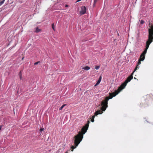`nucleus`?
<instances>
[{
  "label": "nucleus",
  "mask_w": 153,
  "mask_h": 153,
  "mask_svg": "<svg viewBox=\"0 0 153 153\" xmlns=\"http://www.w3.org/2000/svg\"><path fill=\"white\" fill-rule=\"evenodd\" d=\"M52 27L53 28V30L55 31V26L54 25V24L53 23L52 24Z\"/></svg>",
  "instance_id": "ddd939ff"
},
{
  "label": "nucleus",
  "mask_w": 153,
  "mask_h": 153,
  "mask_svg": "<svg viewBox=\"0 0 153 153\" xmlns=\"http://www.w3.org/2000/svg\"><path fill=\"white\" fill-rule=\"evenodd\" d=\"M82 0H78L77 1H76V2H79V1H81Z\"/></svg>",
  "instance_id": "5701e85b"
},
{
  "label": "nucleus",
  "mask_w": 153,
  "mask_h": 153,
  "mask_svg": "<svg viewBox=\"0 0 153 153\" xmlns=\"http://www.w3.org/2000/svg\"><path fill=\"white\" fill-rule=\"evenodd\" d=\"M36 31H35V32L36 33H38L39 32H40L41 30L39 29V28L38 27H37L36 28Z\"/></svg>",
  "instance_id": "9b49d317"
},
{
  "label": "nucleus",
  "mask_w": 153,
  "mask_h": 153,
  "mask_svg": "<svg viewBox=\"0 0 153 153\" xmlns=\"http://www.w3.org/2000/svg\"><path fill=\"white\" fill-rule=\"evenodd\" d=\"M141 61H142V60H140L139 59L138 61V63H137V64H138V65H139L140 64H141Z\"/></svg>",
  "instance_id": "dca6fc26"
},
{
  "label": "nucleus",
  "mask_w": 153,
  "mask_h": 153,
  "mask_svg": "<svg viewBox=\"0 0 153 153\" xmlns=\"http://www.w3.org/2000/svg\"><path fill=\"white\" fill-rule=\"evenodd\" d=\"M40 61H38L37 62H35L34 63V65H37L39 63H40Z\"/></svg>",
  "instance_id": "6ab92c4d"
},
{
  "label": "nucleus",
  "mask_w": 153,
  "mask_h": 153,
  "mask_svg": "<svg viewBox=\"0 0 153 153\" xmlns=\"http://www.w3.org/2000/svg\"><path fill=\"white\" fill-rule=\"evenodd\" d=\"M3 126V125H1L0 126V130H1Z\"/></svg>",
  "instance_id": "412c9836"
},
{
  "label": "nucleus",
  "mask_w": 153,
  "mask_h": 153,
  "mask_svg": "<svg viewBox=\"0 0 153 153\" xmlns=\"http://www.w3.org/2000/svg\"><path fill=\"white\" fill-rule=\"evenodd\" d=\"M147 49L145 48V50L143 52L140 56L139 59L142 61H143L145 59V55L146 54Z\"/></svg>",
  "instance_id": "20e7f679"
},
{
  "label": "nucleus",
  "mask_w": 153,
  "mask_h": 153,
  "mask_svg": "<svg viewBox=\"0 0 153 153\" xmlns=\"http://www.w3.org/2000/svg\"><path fill=\"white\" fill-rule=\"evenodd\" d=\"M22 77H20V79H22Z\"/></svg>",
  "instance_id": "393cba45"
},
{
  "label": "nucleus",
  "mask_w": 153,
  "mask_h": 153,
  "mask_svg": "<svg viewBox=\"0 0 153 153\" xmlns=\"http://www.w3.org/2000/svg\"><path fill=\"white\" fill-rule=\"evenodd\" d=\"M82 69L88 71L90 69V68L88 66H86L84 67Z\"/></svg>",
  "instance_id": "1a4fd4ad"
},
{
  "label": "nucleus",
  "mask_w": 153,
  "mask_h": 153,
  "mask_svg": "<svg viewBox=\"0 0 153 153\" xmlns=\"http://www.w3.org/2000/svg\"><path fill=\"white\" fill-rule=\"evenodd\" d=\"M100 68V66H96L95 67V69L96 70H98Z\"/></svg>",
  "instance_id": "2eb2a0df"
},
{
  "label": "nucleus",
  "mask_w": 153,
  "mask_h": 153,
  "mask_svg": "<svg viewBox=\"0 0 153 153\" xmlns=\"http://www.w3.org/2000/svg\"><path fill=\"white\" fill-rule=\"evenodd\" d=\"M23 59H24V58H23L22 59V60H23Z\"/></svg>",
  "instance_id": "bb28decb"
},
{
  "label": "nucleus",
  "mask_w": 153,
  "mask_h": 153,
  "mask_svg": "<svg viewBox=\"0 0 153 153\" xmlns=\"http://www.w3.org/2000/svg\"><path fill=\"white\" fill-rule=\"evenodd\" d=\"M86 7L85 6L82 7L81 8V10L79 12L80 14L81 15L85 14L86 12Z\"/></svg>",
  "instance_id": "39448f33"
},
{
  "label": "nucleus",
  "mask_w": 153,
  "mask_h": 153,
  "mask_svg": "<svg viewBox=\"0 0 153 153\" xmlns=\"http://www.w3.org/2000/svg\"><path fill=\"white\" fill-rule=\"evenodd\" d=\"M67 105L66 104H63L62 105V106L61 107H60L59 109V110H62V108L65 106H66Z\"/></svg>",
  "instance_id": "f8f14e48"
},
{
  "label": "nucleus",
  "mask_w": 153,
  "mask_h": 153,
  "mask_svg": "<svg viewBox=\"0 0 153 153\" xmlns=\"http://www.w3.org/2000/svg\"><path fill=\"white\" fill-rule=\"evenodd\" d=\"M95 116H96L95 115V114H94V115L92 116L91 117V121L92 122H93L94 121V118Z\"/></svg>",
  "instance_id": "9d476101"
},
{
  "label": "nucleus",
  "mask_w": 153,
  "mask_h": 153,
  "mask_svg": "<svg viewBox=\"0 0 153 153\" xmlns=\"http://www.w3.org/2000/svg\"><path fill=\"white\" fill-rule=\"evenodd\" d=\"M134 79H136V78L135 77H134Z\"/></svg>",
  "instance_id": "a878e982"
},
{
  "label": "nucleus",
  "mask_w": 153,
  "mask_h": 153,
  "mask_svg": "<svg viewBox=\"0 0 153 153\" xmlns=\"http://www.w3.org/2000/svg\"><path fill=\"white\" fill-rule=\"evenodd\" d=\"M140 67V66H139V65H138V64H137V66H136V67H135V68L134 69V71L133 72V73L131 74V75L129 76H132V75H133V73H134V72L137 70V68H139Z\"/></svg>",
  "instance_id": "0eeeda50"
},
{
  "label": "nucleus",
  "mask_w": 153,
  "mask_h": 153,
  "mask_svg": "<svg viewBox=\"0 0 153 153\" xmlns=\"http://www.w3.org/2000/svg\"><path fill=\"white\" fill-rule=\"evenodd\" d=\"M144 23V21L143 20H141V21H140V23L141 24H143Z\"/></svg>",
  "instance_id": "f3484780"
},
{
  "label": "nucleus",
  "mask_w": 153,
  "mask_h": 153,
  "mask_svg": "<svg viewBox=\"0 0 153 153\" xmlns=\"http://www.w3.org/2000/svg\"><path fill=\"white\" fill-rule=\"evenodd\" d=\"M133 77H128L125 82L118 87L117 90H115V92L110 93L109 96L106 97L105 99L102 101L101 104L102 106L100 108L101 110H99L98 111H96L94 113L95 115L97 116L99 114H102L103 113L102 111H105L108 107V100L116 96L123 89L126 85L127 84L133 79Z\"/></svg>",
  "instance_id": "f257e3e1"
},
{
  "label": "nucleus",
  "mask_w": 153,
  "mask_h": 153,
  "mask_svg": "<svg viewBox=\"0 0 153 153\" xmlns=\"http://www.w3.org/2000/svg\"><path fill=\"white\" fill-rule=\"evenodd\" d=\"M98 0H94V5H95V4H96Z\"/></svg>",
  "instance_id": "a211bd4d"
},
{
  "label": "nucleus",
  "mask_w": 153,
  "mask_h": 153,
  "mask_svg": "<svg viewBox=\"0 0 153 153\" xmlns=\"http://www.w3.org/2000/svg\"><path fill=\"white\" fill-rule=\"evenodd\" d=\"M89 121H88V123L86 124L81 129V131H79L78 133L73 138L74 144L76 146H78L79 144L82 140L83 137V134L86 132L88 127V123Z\"/></svg>",
  "instance_id": "f03ea898"
},
{
  "label": "nucleus",
  "mask_w": 153,
  "mask_h": 153,
  "mask_svg": "<svg viewBox=\"0 0 153 153\" xmlns=\"http://www.w3.org/2000/svg\"><path fill=\"white\" fill-rule=\"evenodd\" d=\"M150 28L149 29V38L146 41V48L148 49L150 44L152 42L153 39V26H151Z\"/></svg>",
  "instance_id": "7ed1b4c3"
},
{
  "label": "nucleus",
  "mask_w": 153,
  "mask_h": 153,
  "mask_svg": "<svg viewBox=\"0 0 153 153\" xmlns=\"http://www.w3.org/2000/svg\"><path fill=\"white\" fill-rule=\"evenodd\" d=\"M68 5H66V6H65V7H68Z\"/></svg>",
  "instance_id": "b1692460"
},
{
  "label": "nucleus",
  "mask_w": 153,
  "mask_h": 153,
  "mask_svg": "<svg viewBox=\"0 0 153 153\" xmlns=\"http://www.w3.org/2000/svg\"><path fill=\"white\" fill-rule=\"evenodd\" d=\"M5 0H3V1L0 2V6L4 3Z\"/></svg>",
  "instance_id": "4468645a"
},
{
  "label": "nucleus",
  "mask_w": 153,
  "mask_h": 153,
  "mask_svg": "<svg viewBox=\"0 0 153 153\" xmlns=\"http://www.w3.org/2000/svg\"><path fill=\"white\" fill-rule=\"evenodd\" d=\"M74 145H75L74 144ZM76 146L75 145L72 146L71 148V149H70L67 151L65 153H68L71 151L73 152V151L74 149L76 148Z\"/></svg>",
  "instance_id": "423d86ee"
},
{
  "label": "nucleus",
  "mask_w": 153,
  "mask_h": 153,
  "mask_svg": "<svg viewBox=\"0 0 153 153\" xmlns=\"http://www.w3.org/2000/svg\"><path fill=\"white\" fill-rule=\"evenodd\" d=\"M101 79H102V77H100L97 83L94 85L95 86H97V85H98V84H99V83H100V82L101 80Z\"/></svg>",
  "instance_id": "6e6552de"
},
{
  "label": "nucleus",
  "mask_w": 153,
  "mask_h": 153,
  "mask_svg": "<svg viewBox=\"0 0 153 153\" xmlns=\"http://www.w3.org/2000/svg\"><path fill=\"white\" fill-rule=\"evenodd\" d=\"M19 76H22V74L21 72L19 73Z\"/></svg>",
  "instance_id": "4be33fe9"
},
{
  "label": "nucleus",
  "mask_w": 153,
  "mask_h": 153,
  "mask_svg": "<svg viewBox=\"0 0 153 153\" xmlns=\"http://www.w3.org/2000/svg\"><path fill=\"white\" fill-rule=\"evenodd\" d=\"M44 130V128H41L40 129L39 131H40V132H42V131H43Z\"/></svg>",
  "instance_id": "aec40b11"
}]
</instances>
